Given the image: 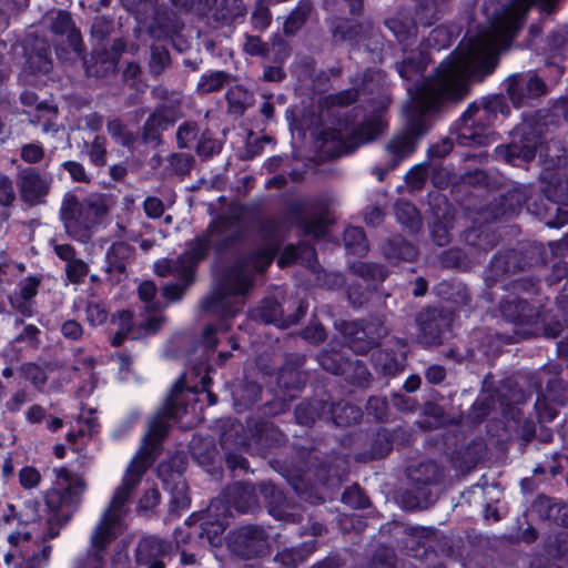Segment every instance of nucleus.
I'll return each mask as SVG.
<instances>
[{
	"label": "nucleus",
	"mask_w": 568,
	"mask_h": 568,
	"mask_svg": "<svg viewBox=\"0 0 568 568\" xmlns=\"http://www.w3.org/2000/svg\"><path fill=\"white\" fill-rule=\"evenodd\" d=\"M313 11V3L311 0H301L295 9L290 13L285 23V34H295L307 21Z\"/></svg>",
	"instance_id": "54"
},
{
	"label": "nucleus",
	"mask_w": 568,
	"mask_h": 568,
	"mask_svg": "<svg viewBox=\"0 0 568 568\" xmlns=\"http://www.w3.org/2000/svg\"><path fill=\"white\" fill-rule=\"evenodd\" d=\"M363 24L356 20L336 19L333 21L331 32L335 42L354 40L362 33Z\"/></svg>",
	"instance_id": "58"
},
{
	"label": "nucleus",
	"mask_w": 568,
	"mask_h": 568,
	"mask_svg": "<svg viewBox=\"0 0 568 568\" xmlns=\"http://www.w3.org/2000/svg\"><path fill=\"white\" fill-rule=\"evenodd\" d=\"M306 357L301 354H288L276 376L275 390L295 399L307 382V373L303 369Z\"/></svg>",
	"instance_id": "15"
},
{
	"label": "nucleus",
	"mask_w": 568,
	"mask_h": 568,
	"mask_svg": "<svg viewBox=\"0 0 568 568\" xmlns=\"http://www.w3.org/2000/svg\"><path fill=\"white\" fill-rule=\"evenodd\" d=\"M220 446L224 453L223 463L226 468L236 476V471L246 474L250 469L248 460L243 456L244 453L251 454L248 447L240 444L241 433L239 428H221Z\"/></svg>",
	"instance_id": "20"
},
{
	"label": "nucleus",
	"mask_w": 568,
	"mask_h": 568,
	"mask_svg": "<svg viewBox=\"0 0 568 568\" xmlns=\"http://www.w3.org/2000/svg\"><path fill=\"white\" fill-rule=\"evenodd\" d=\"M121 517L103 513L92 536L91 547L98 554L104 552L106 547L120 535Z\"/></svg>",
	"instance_id": "33"
},
{
	"label": "nucleus",
	"mask_w": 568,
	"mask_h": 568,
	"mask_svg": "<svg viewBox=\"0 0 568 568\" xmlns=\"http://www.w3.org/2000/svg\"><path fill=\"white\" fill-rule=\"evenodd\" d=\"M226 101L230 113L242 115L252 105L253 95L244 87L234 85L227 90Z\"/></svg>",
	"instance_id": "56"
},
{
	"label": "nucleus",
	"mask_w": 568,
	"mask_h": 568,
	"mask_svg": "<svg viewBox=\"0 0 568 568\" xmlns=\"http://www.w3.org/2000/svg\"><path fill=\"white\" fill-rule=\"evenodd\" d=\"M494 119L480 101L471 102L455 122L456 142L463 146L485 145Z\"/></svg>",
	"instance_id": "8"
},
{
	"label": "nucleus",
	"mask_w": 568,
	"mask_h": 568,
	"mask_svg": "<svg viewBox=\"0 0 568 568\" xmlns=\"http://www.w3.org/2000/svg\"><path fill=\"white\" fill-rule=\"evenodd\" d=\"M501 315L508 322L515 325H532L539 317L538 310L527 301L517 296H508L499 303Z\"/></svg>",
	"instance_id": "30"
},
{
	"label": "nucleus",
	"mask_w": 568,
	"mask_h": 568,
	"mask_svg": "<svg viewBox=\"0 0 568 568\" xmlns=\"http://www.w3.org/2000/svg\"><path fill=\"white\" fill-rule=\"evenodd\" d=\"M528 199V189L515 186L489 204L494 220H508L517 215Z\"/></svg>",
	"instance_id": "29"
},
{
	"label": "nucleus",
	"mask_w": 568,
	"mask_h": 568,
	"mask_svg": "<svg viewBox=\"0 0 568 568\" xmlns=\"http://www.w3.org/2000/svg\"><path fill=\"white\" fill-rule=\"evenodd\" d=\"M153 22L149 27V34L158 40L172 38L183 29V22L173 11L154 13Z\"/></svg>",
	"instance_id": "40"
},
{
	"label": "nucleus",
	"mask_w": 568,
	"mask_h": 568,
	"mask_svg": "<svg viewBox=\"0 0 568 568\" xmlns=\"http://www.w3.org/2000/svg\"><path fill=\"white\" fill-rule=\"evenodd\" d=\"M541 144L540 130L531 124H520L511 133L509 144L495 149L498 159L513 165H520L535 159L538 146Z\"/></svg>",
	"instance_id": "9"
},
{
	"label": "nucleus",
	"mask_w": 568,
	"mask_h": 568,
	"mask_svg": "<svg viewBox=\"0 0 568 568\" xmlns=\"http://www.w3.org/2000/svg\"><path fill=\"white\" fill-rule=\"evenodd\" d=\"M362 409L348 402L329 404V422L335 426H353L361 423Z\"/></svg>",
	"instance_id": "47"
},
{
	"label": "nucleus",
	"mask_w": 568,
	"mask_h": 568,
	"mask_svg": "<svg viewBox=\"0 0 568 568\" xmlns=\"http://www.w3.org/2000/svg\"><path fill=\"white\" fill-rule=\"evenodd\" d=\"M54 471L57 479L43 495L44 505L50 511L62 510L61 521L69 523L80 508L85 481L81 477L75 478L67 467Z\"/></svg>",
	"instance_id": "6"
},
{
	"label": "nucleus",
	"mask_w": 568,
	"mask_h": 568,
	"mask_svg": "<svg viewBox=\"0 0 568 568\" xmlns=\"http://www.w3.org/2000/svg\"><path fill=\"white\" fill-rule=\"evenodd\" d=\"M271 398L266 399L265 403L258 408L262 417H274L284 412L290 407V403L293 399H288V396L281 394L273 389L270 392Z\"/></svg>",
	"instance_id": "63"
},
{
	"label": "nucleus",
	"mask_w": 568,
	"mask_h": 568,
	"mask_svg": "<svg viewBox=\"0 0 568 568\" xmlns=\"http://www.w3.org/2000/svg\"><path fill=\"white\" fill-rule=\"evenodd\" d=\"M189 464L187 456L184 452L173 453L166 460L161 462L156 466V475L162 485L176 484L186 481L184 473Z\"/></svg>",
	"instance_id": "37"
},
{
	"label": "nucleus",
	"mask_w": 568,
	"mask_h": 568,
	"mask_svg": "<svg viewBox=\"0 0 568 568\" xmlns=\"http://www.w3.org/2000/svg\"><path fill=\"white\" fill-rule=\"evenodd\" d=\"M546 552L568 565V531H558L545 544Z\"/></svg>",
	"instance_id": "64"
},
{
	"label": "nucleus",
	"mask_w": 568,
	"mask_h": 568,
	"mask_svg": "<svg viewBox=\"0 0 568 568\" xmlns=\"http://www.w3.org/2000/svg\"><path fill=\"white\" fill-rule=\"evenodd\" d=\"M382 251L388 260L393 261H410L417 254L415 246L402 236L387 239L382 245Z\"/></svg>",
	"instance_id": "52"
},
{
	"label": "nucleus",
	"mask_w": 568,
	"mask_h": 568,
	"mask_svg": "<svg viewBox=\"0 0 568 568\" xmlns=\"http://www.w3.org/2000/svg\"><path fill=\"white\" fill-rule=\"evenodd\" d=\"M341 376L346 383L364 389L369 388L374 379L366 364L359 359H348Z\"/></svg>",
	"instance_id": "49"
},
{
	"label": "nucleus",
	"mask_w": 568,
	"mask_h": 568,
	"mask_svg": "<svg viewBox=\"0 0 568 568\" xmlns=\"http://www.w3.org/2000/svg\"><path fill=\"white\" fill-rule=\"evenodd\" d=\"M185 389L197 392L196 388L186 387L184 375H182L172 386L165 402L155 412L149 426H170L171 424L180 423L187 407L184 398Z\"/></svg>",
	"instance_id": "18"
},
{
	"label": "nucleus",
	"mask_w": 568,
	"mask_h": 568,
	"mask_svg": "<svg viewBox=\"0 0 568 568\" xmlns=\"http://www.w3.org/2000/svg\"><path fill=\"white\" fill-rule=\"evenodd\" d=\"M247 14L243 0H222L212 13L214 22L222 26L240 23Z\"/></svg>",
	"instance_id": "44"
},
{
	"label": "nucleus",
	"mask_w": 568,
	"mask_h": 568,
	"mask_svg": "<svg viewBox=\"0 0 568 568\" xmlns=\"http://www.w3.org/2000/svg\"><path fill=\"white\" fill-rule=\"evenodd\" d=\"M504 88L516 109L532 106L548 93L546 82L534 70L510 74L504 81Z\"/></svg>",
	"instance_id": "10"
},
{
	"label": "nucleus",
	"mask_w": 568,
	"mask_h": 568,
	"mask_svg": "<svg viewBox=\"0 0 568 568\" xmlns=\"http://www.w3.org/2000/svg\"><path fill=\"white\" fill-rule=\"evenodd\" d=\"M190 453L206 473L213 477L223 474V457L213 437L193 436L189 445Z\"/></svg>",
	"instance_id": "22"
},
{
	"label": "nucleus",
	"mask_w": 568,
	"mask_h": 568,
	"mask_svg": "<svg viewBox=\"0 0 568 568\" xmlns=\"http://www.w3.org/2000/svg\"><path fill=\"white\" fill-rule=\"evenodd\" d=\"M335 326L346 338L349 348L356 354L365 355L375 347L359 320L336 322Z\"/></svg>",
	"instance_id": "34"
},
{
	"label": "nucleus",
	"mask_w": 568,
	"mask_h": 568,
	"mask_svg": "<svg viewBox=\"0 0 568 568\" xmlns=\"http://www.w3.org/2000/svg\"><path fill=\"white\" fill-rule=\"evenodd\" d=\"M402 429L376 428V432L369 436L362 428H357L341 439V446L348 449L345 456H352L356 463L379 460L393 450L394 433Z\"/></svg>",
	"instance_id": "7"
},
{
	"label": "nucleus",
	"mask_w": 568,
	"mask_h": 568,
	"mask_svg": "<svg viewBox=\"0 0 568 568\" xmlns=\"http://www.w3.org/2000/svg\"><path fill=\"white\" fill-rule=\"evenodd\" d=\"M439 438L429 439V444L446 456L450 466L462 473H468L488 458V447L484 438L468 439L469 428H443Z\"/></svg>",
	"instance_id": "5"
},
{
	"label": "nucleus",
	"mask_w": 568,
	"mask_h": 568,
	"mask_svg": "<svg viewBox=\"0 0 568 568\" xmlns=\"http://www.w3.org/2000/svg\"><path fill=\"white\" fill-rule=\"evenodd\" d=\"M197 514L203 546H222L223 540L226 539L224 532L229 526L230 516L223 510H216V506H212V501L205 511H199Z\"/></svg>",
	"instance_id": "25"
},
{
	"label": "nucleus",
	"mask_w": 568,
	"mask_h": 568,
	"mask_svg": "<svg viewBox=\"0 0 568 568\" xmlns=\"http://www.w3.org/2000/svg\"><path fill=\"white\" fill-rule=\"evenodd\" d=\"M453 314L437 307H425L416 315L418 326V341L424 346L440 345L449 332Z\"/></svg>",
	"instance_id": "13"
},
{
	"label": "nucleus",
	"mask_w": 568,
	"mask_h": 568,
	"mask_svg": "<svg viewBox=\"0 0 568 568\" xmlns=\"http://www.w3.org/2000/svg\"><path fill=\"white\" fill-rule=\"evenodd\" d=\"M106 213L108 206L101 195L94 194L80 201L77 195L67 193L61 203L60 220L71 239L85 243Z\"/></svg>",
	"instance_id": "4"
},
{
	"label": "nucleus",
	"mask_w": 568,
	"mask_h": 568,
	"mask_svg": "<svg viewBox=\"0 0 568 568\" xmlns=\"http://www.w3.org/2000/svg\"><path fill=\"white\" fill-rule=\"evenodd\" d=\"M307 306L300 302L296 311L284 315L281 304L273 297L264 298L258 306L252 310L251 317L264 324H275L278 327H288L297 324L306 314Z\"/></svg>",
	"instance_id": "19"
},
{
	"label": "nucleus",
	"mask_w": 568,
	"mask_h": 568,
	"mask_svg": "<svg viewBox=\"0 0 568 568\" xmlns=\"http://www.w3.org/2000/svg\"><path fill=\"white\" fill-rule=\"evenodd\" d=\"M394 345L395 347H385L376 351L372 357L375 371L384 376H395L402 373L406 366V341L395 338Z\"/></svg>",
	"instance_id": "27"
},
{
	"label": "nucleus",
	"mask_w": 568,
	"mask_h": 568,
	"mask_svg": "<svg viewBox=\"0 0 568 568\" xmlns=\"http://www.w3.org/2000/svg\"><path fill=\"white\" fill-rule=\"evenodd\" d=\"M295 419L301 426L329 423V403L322 399L303 400L295 408Z\"/></svg>",
	"instance_id": "38"
},
{
	"label": "nucleus",
	"mask_w": 568,
	"mask_h": 568,
	"mask_svg": "<svg viewBox=\"0 0 568 568\" xmlns=\"http://www.w3.org/2000/svg\"><path fill=\"white\" fill-rule=\"evenodd\" d=\"M440 470L435 462H420L408 470V478L418 488L437 484Z\"/></svg>",
	"instance_id": "51"
},
{
	"label": "nucleus",
	"mask_w": 568,
	"mask_h": 568,
	"mask_svg": "<svg viewBox=\"0 0 568 568\" xmlns=\"http://www.w3.org/2000/svg\"><path fill=\"white\" fill-rule=\"evenodd\" d=\"M291 214L296 219L304 235L321 239L325 235L326 226L323 217L313 216L307 211L306 203L297 202L291 205Z\"/></svg>",
	"instance_id": "41"
},
{
	"label": "nucleus",
	"mask_w": 568,
	"mask_h": 568,
	"mask_svg": "<svg viewBox=\"0 0 568 568\" xmlns=\"http://www.w3.org/2000/svg\"><path fill=\"white\" fill-rule=\"evenodd\" d=\"M91 38L100 44H116L118 40L126 49V40L123 37L121 24L113 18L98 16L91 24Z\"/></svg>",
	"instance_id": "36"
},
{
	"label": "nucleus",
	"mask_w": 568,
	"mask_h": 568,
	"mask_svg": "<svg viewBox=\"0 0 568 568\" xmlns=\"http://www.w3.org/2000/svg\"><path fill=\"white\" fill-rule=\"evenodd\" d=\"M174 124L170 119L153 109L139 129V139L143 144L151 145L153 149L159 148L163 143V132Z\"/></svg>",
	"instance_id": "35"
},
{
	"label": "nucleus",
	"mask_w": 568,
	"mask_h": 568,
	"mask_svg": "<svg viewBox=\"0 0 568 568\" xmlns=\"http://www.w3.org/2000/svg\"><path fill=\"white\" fill-rule=\"evenodd\" d=\"M26 57L24 71L31 74H47L52 69L49 42L40 37L29 34L23 40Z\"/></svg>",
	"instance_id": "23"
},
{
	"label": "nucleus",
	"mask_w": 568,
	"mask_h": 568,
	"mask_svg": "<svg viewBox=\"0 0 568 568\" xmlns=\"http://www.w3.org/2000/svg\"><path fill=\"white\" fill-rule=\"evenodd\" d=\"M125 51L121 42L94 50L89 60L84 61L85 71L89 77L104 79L113 75L118 70L120 57Z\"/></svg>",
	"instance_id": "28"
},
{
	"label": "nucleus",
	"mask_w": 568,
	"mask_h": 568,
	"mask_svg": "<svg viewBox=\"0 0 568 568\" xmlns=\"http://www.w3.org/2000/svg\"><path fill=\"white\" fill-rule=\"evenodd\" d=\"M204 234L215 252L222 253L242 239L243 229L236 216L223 214L209 224Z\"/></svg>",
	"instance_id": "17"
},
{
	"label": "nucleus",
	"mask_w": 568,
	"mask_h": 568,
	"mask_svg": "<svg viewBox=\"0 0 568 568\" xmlns=\"http://www.w3.org/2000/svg\"><path fill=\"white\" fill-rule=\"evenodd\" d=\"M397 221L408 229L410 233L418 232L422 226V217L416 206L409 202H398L395 205Z\"/></svg>",
	"instance_id": "57"
},
{
	"label": "nucleus",
	"mask_w": 568,
	"mask_h": 568,
	"mask_svg": "<svg viewBox=\"0 0 568 568\" xmlns=\"http://www.w3.org/2000/svg\"><path fill=\"white\" fill-rule=\"evenodd\" d=\"M385 26L403 45L405 52L416 43L417 22L410 17L409 11H396L385 20Z\"/></svg>",
	"instance_id": "32"
},
{
	"label": "nucleus",
	"mask_w": 568,
	"mask_h": 568,
	"mask_svg": "<svg viewBox=\"0 0 568 568\" xmlns=\"http://www.w3.org/2000/svg\"><path fill=\"white\" fill-rule=\"evenodd\" d=\"M428 64V54L424 50L410 51L403 61L396 63L399 75L405 80L422 73Z\"/></svg>",
	"instance_id": "50"
},
{
	"label": "nucleus",
	"mask_w": 568,
	"mask_h": 568,
	"mask_svg": "<svg viewBox=\"0 0 568 568\" xmlns=\"http://www.w3.org/2000/svg\"><path fill=\"white\" fill-rule=\"evenodd\" d=\"M378 133L377 125L373 122H364L356 125L348 139H345L344 135L338 133V140L341 141V146L343 149V153H347L353 151L355 148L363 143L371 142L376 138Z\"/></svg>",
	"instance_id": "46"
},
{
	"label": "nucleus",
	"mask_w": 568,
	"mask_h": 568,
	"mask_svg": "<svg viewBox=\"0 0 568 568\" xmlns=\"http://www.w3.org/2000/svg\"><path fill=\"white\" fill-rule=\"evenodd\" d=\"M525 17L526 6L523 1L511 0L495 9L487 29L463 41L439 64L434 78L426 79L414 92L408 89L412 95L406 125L386 144V165L373 171L378 181L382 182L389 171L415 151L417 142L429 128L427 112L436 110L446 101L464 99L469 93L471 81L480 82L495 71L499 53L508 49L513 38L523 28Z\"/></svg>",
	"instance_id": "1"
},
{
	"label": "nucleus",
	"mask_w": 568,
	"mask_h": 568,
	"mask_svg": "<svg viewBox=\"0 0 568 568\" xmlns=\"http://www.w3.org/2000/svg\"><path fill=\"white\" fill-rule=\"evenodd\" d=\"M173 550L171 541L158 536H145L140 539L135 549L138 567L165 568L164 558Z\"/></svg>",
	"instance_id": "21"
},
{
	"label": "nucleus",
	"mask_w": 568,
	"mask_h": 568,
	"mask_svg": "<svg viewBox=\"0 0 568 568\" xmlns=\"http://www.w3.org/2000/svg\"><path fill=\"white\" fill-rule=\"evenodd\" d=\"M135 247L125 241H115L105 253L106 280L112 284H119L128 276L126 267L134 258Z\"/></svg>",
	"instance_id": "26"
},
{
	"label": "nucleus",
	"mask_w": 568,
	"mask_h": 568,
	"mask_svg": "<svg viewBox=\"0 0 568 568\" xmlns=\"http://www.w3.org/2000/svg\"><path fill=\"white\" fill-rule=\"evenodd\" d=\"M345 247L353 254L364 255L368 252V241L362 227L349 226L344 231Z\"/></svg>",
	"instance_id": "61"
},
{
	"label": "nucleus",
	"mask_w": 568,
	"mask_h": 568,
	"mask_svg": "<svg viewBox=\"0 0 568 568\" xmlns=\"http://www.w3.org/2000/svg\"><path fill=\"white\" fill-rule=\"evenodd\" d=\"M294 456L285 467L283 476L303 500L320 505L325 501L317 488L326 486L332 475H335L339 454L327 449L323 440L311 438L307 445L294 443Z\"/></svg>",
	"instance_id": "3"
},
{
	"label": "nucleus",
	"mask_w": 568,
	"mask_h": 568,
	"mask_svg": "<svg viewBox=\"0 0 568 568\" xmlns=\"http://www.w3.org/2000/svg\"><path fill=\"white\" fill-rule=\"evenodd\" d=\"M171 65V55L169 50L161 44H153L150 49L148 61L149 73L159 78Z\"/></svg>",
	"instance_id": "60"
},
{
	"label": "nucleus",
	"mask_w": 568,
	"mask_h": 568,
	"mask_svg": "<svg viewBox=\"0 0 568 568\" xmlns=\"http://www.w3.org/2000/svg\"><path fill=\"white\" fill-rule=\"evenodd\" d=\"M170 429L171 428H148L139 450L156 460L162 450L163 443L169 436Z\"/></svg>",
	"instance_id": "55"
},
{
	"label": "nucleus",
	"mask_w": 568,
	"mask_h": 568,
	"mask_svg": "<svg viewBox=\"0 0 568 568\" xmlns=\"http://www.w3.org/2000/svg\"><path fill=\"white\" fill-rule=\"evenodd\" d=\"M262 394V387L255 382L245 379L234 392L235 405L248 407L257 402Z\"/></svg>",
	"instance_id": "62"
},
{
	"label": "nucleus",
	"mask_w": 568,
	"mask_h": 568,
	"mask_svg": "<svg viewBox=\"0 0 568 568\" xmlns=\"http://www.w3.org/2000/svg\"><path fill=\"white\" fill-rule=\"evenodd\" d=\"M231 80L232 75L229 72L222 70L212 71L201 77L196 87V91L200 94L217 92L222 90L225 84H229Z\"/></svg>",
	"instance_id": "59"
},
{
	"label": "nucleus",
	"mask_w": 568,
	"mask_h": 568,
	"mask_svg": "<svg viewBox=\"0 0 568 568\" xmlns=\"http://www.w3.org/2000/svg\"><path fill=\"white\" fill-rule=\"evenodd\" d=\"M199 514L192 513L182 526L173 531L175 548H193L203 546L202 532L199 526Z\"/></svg>",
	"instance_id": "39"
},
{
	"label": "nucleus",
	"mask_w": 568,
	"mask_h": 568,
	"mask_svg": "<svg viewBox=\"0 0 568 568\" xmlns=\"http://www.w3.org/2000/svg\"><path fill=\"white\" fill-rule=\"evenodd\" d=\"M229 550L243 559L266 555L270 550L268 535L263 527L245 525L237 527L226 536Z\"/></svg>",
	"instance_id": "11"
},
{
	"label": "nucleus",
	"mask_w": 568,
	"mask_h": 568,
	"mask_svg": "<svg viewBox=\"0 0 568 568\" xmlns=\"http://www.w3.org/2000/svg\"><path fill=\"white\" fill-rule=\"evenodd\" d=\"M210 248H213L211 243L209 242L207 237L204 233L196 236L194 240H192L185 250L183 254L180 255V258L185 266L187 273L190 274L191 278L194 280V272L197 266V264L203 261L209 252Z\"/></svg>",
	"instance_id": "43"
},
{
	"label": "nucleus",
	"mask_w": 568,
	"mask_h": 568,
	"mask_svg": "<svg viewBox=\"0 0 568 568\" xmlns=\"http://www.w3.org/2000/svg\"><path fill=\"white\" fill-rule=\"evenodd\" d=\"M546 393L545 395H539L535 403L537 422L539 424L550 423L556 417L557 408L548 398H551L552 402L564 403L566 399L565 382L561 378L550 379L547 384Z\"/></svg>",
	"instance_id": "31"
},
{
	"label": "nucleus",
	"mask_w": 568,
	"mask_h": 568,
	"mask_svg": "<svg viewBox=\"0 0 568 568\" xmlns=\"http://www.w3.org/2000/svg\"><path fill=\"white\" fill-rule=\"evenodd\" d=\"M258 491L264 499L268 514L275 519L284 518L287 509V499L284 491L271 481H261Z\"/></svg>",
	"instance_id": "42"
},
{
	"label": "nucleus",
	"mask_w": 568,
	"mask_h": 568,
	"mask_svg": "<svg viewBox=\"0 0 568 568\" xmlns=\"http://www.w3.org/2000/svg\"><path fill=\"white\" fill-rule=\"evenodd\" d=\"M241 433L240 444L248 447L252 455L266 458L287 442V436L282 428H239Z\"/></svg>",
	"instance_id": "16"
},
{
	"label": "nucleus",
	"mask_w": 568,
	"mask_h": 568,
	"mask_svg": "<svg viewBox=\"0 0 568 568\" xmlns=\"http://www.w3.org/2000/svg\"><path fill=\"white\" fill-rule=\"evenodd\" d=\"M498 403L497 395L490 392H481L467 413V422L481 424L495 412Z\"/></svg>",
	"instance_id": "45"
},
{
	"label": "nucleus",
	"mask_w": 568,
	"mask_h": 568,
	"mask_svg": "<svg viewBox=\"0 0 568 568\" xmlns=\"http://www.w3.org/2000/svg\"><path fill=\"white\" fill-rule=\"evenodd\" d=\"M106 131L111 138L121 146L134 150L136 142L140 140L133 131L129 130L120 119H110L106 122Z\"/></svg>",
	"instance_id": "53"
},
{
	"label": "nucleus",
	"mask_w": 568,
	"mask_h": 568,
	"mask_svg": "<svg viewBox=\"0 0 568 568\" xmlns=\"http://www.w3.org/2000/svg\"><path fill=\"white\" fill-rule=\"evenodd\" d=\"M274 256L273 250H258L237 258L223 270L214 291L200 303L204 312L220 317L217 324H207L203 331L202 338L206 347H216L215 334L227 331L230 325L226 321L240 310V305L230 303L229 297L244 298L253 288L256 274L263 273Z\"/></svg>",
	"instance_id": "2"
},
{
	"label": "nucleus",
	"mask_w": 568,
	"mask_h": 568,
	"mask_svg": "<svg viewBox=\"0 0 568 568\" xmlns=\"http://www.w3.org/2000/svg\"><path fill=\"white\" fill-rule=\"evenodd\" d=\"M53 178L34 166L20 168L17 171L16 184L20 201L30 206L44 205L52 189Z\"/></svg>",
	"instance_id": "12"
},
{
	"label": "nucleus",
	"mask_w": 568,
	"mask_h": 568,
	"mask_svg": "<svg viewBox=\"0 0 568 568\" xmlns=\"http://www.w3.org/2000/svg\"><path fill=\"white\" fill-rule=\"evenodd\" d=\"M498 403L501 408L504 423L514 422L519 425L523 422V412L519 407L526 403L528 395L515 381H504L496 390Z\"/></svg>",
	"instance_id": "24"
},
{
	"label": "nucleus",
	"mask_w": 568,
	"mask_h": 568,
	"mask_svg": "<svg viewBox=\"0 0 568 568\" xmlns=\"http://www.w3.org/2000/svg\"><path fill=\"white\" fill-rule=\"evenodd\" d=\"M211 501L212 506H216V510H223L229 516L232 509L241 514H250L258 507L255 486L243 481L227 485L222 491V497Z\"/></svg>",
	"instance_id": "14"
},
{
	"label": "nucleus",
	"mask_w": 568,
	"mask_h": 568,
	"mask_svg": "<svg viewBox=\"0 0 568 568\" xmlns=\"http://www.w3.org/2000/svg\"><path fill=\"white\" fill-rule=\"evenodd\" d=\"M163 488L170 494L168 508L169 516L172 518L180 517L181 513L186 510L191 505L186 481L163 485Z\"/></svg>",
	"instance_id": "48"
}]
</instances>
